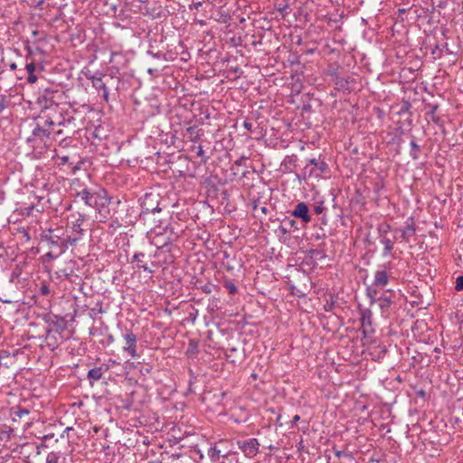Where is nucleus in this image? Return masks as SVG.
Masks as SVG:
<instances>
[{
  "label": "nucleus",
  "instance_id": "a19ab883",
  "mask_svg": "<svg viewBox=\"0 0 463 463\" xmlns=\"http://www.w3.org/2000/svg\"><path fill=\"white\" fill-rule=\"evenodd\" d=\"M43 2H44V0H40V1L38 2V5H42Z\"/></svg>",
  "mask_w": 463,
  "mask_h": 463
},
{
  "label": "nucleus",
  "instance_id": "aec40b11",
  "mask_svg": "<svg viewBox=\"0 0 463 463\" xmlns=\"http://www.w3.org/2000/svg\"><path fill=\"white\" fill-rule=\"evenodd\" d=\"M455 288L458 291L463 290V276L457 278Z\"/></svg>",
  "mask_w": 463,
  "mask_h": 463
},
{
  "label": "nucleus",
  "instance_id": "c756f323",
  "mask_svg": "<svg viewBox=\"0 0 463 463\" xmlns=\"http://www.w3.org/2000/svg\"><path fill=\"white\" fill-rule=\"evenodd\" d=\"M243 126H244V128H245L246 129H248V130H250V129H251V127H252L251 123H250V122H248V121H245V122L243 123Z\"/></svg>",
  "mask_w": 463,
  "mask_h": 463
},
{
  "label": "nucleus",
  "instance_id": "6ab92c4d",
  "mask_svg": "<svg viewBox=\"0 0 463 463\" xmlns=\"http://www.w3.org/2000/svg\"><path fill=\"white\" fill-rule=\"evenodd\" d=\"M220 453H221V451L219 449H217L215 447L211 448L208 452L210 458H212V460L213 462H215L219 459Z\"/></svg>",
  "mask_w": 463,
  "mask_h": 463
},
{
  "label": "nucleus",
  "instance_id": "2eb2a0df",
  "mask_svg": "<svg viewBox=\"0 0 463 463\" xmlns=\"http://www.w3.org/2000/svg\"><path fill=\"white\" fill-rule=\"evenodd\" d=\"M309 164L315 165L319 173H324L327 169V164L325 161H321L319 159L312 158L309 160Z\"/></svg>",
  "mask_w": 463,
  "mask_h": 463
},
{
  "label": "nucleus",
  "instance_id": "37998d69",
  "mask_svg": "<svg viewBox=\"0 0 463 463\" xmlns=\"http://www.w3.org/2000/svg\"><path fill=\"white\" fill-rule=\"evenodd\" d=\"M412 146H416V144L414 142H411Z\"/></svg>",
  "mask_w": 463,
  "mask_h": 463
},
{
  "label": "nucleus",
  "instance_id": "20e7f679",
  "mask_svg": "<svg viewBox=\"0 0 463 463\" xmlns=\"http://www.w3.org/2000/svg\"><path fill=\"white\" fill-rule=\"evenodd\" d=\"M84 203L93 208H98L99 206L104 205L106 202V198L101 196L100 194L96 192H90L88 189H83L79 192L77 194Z\"/></svg>",
  "mask_w": 463,
  "mask_h": 463
},
{
  "label": "nucleus",
  "instance_id": "423d86ee",
  "mask_svg": "<svg viewBox=\"0 0 463 463\" xmlns=\"http://www.w3.org/2000/svg\"><path fill=\"white\" fill-rule=\"evenodd\" d=\"M125 340L124 351L127 352L131 357H137V335L131 331L127 330L123 335Z\"/></svg>",
  "mask_w": 463,
  "mask_h": 463
},
{
  "label": "nucleus",
  "instance_id": "5701e85b",
  "mask_svg": "<svg viewBox=\"0 0 463 463\" xmlns=\"http://www.w3.org/2000/svg\"><path fill=\"white\" fill-rule=\"evenodd\" d=\"M278 231L284 235L288 232V227L287 224H282L279 227Z\"/></svg>",
  "mask_w": 463,
  "mask_h": 463
},
{
  "label": "nucleus",
  "instance_id": "f8f14e48",
  "mask_svg": "<svg viewBox=\"0 0 463 463\" xmlns=\"http://www.w3.org/2000/svg\"><path fill=\"white\" fill-rule=\"evenodd\" d=\"M26 71L28 73L27 81L31 84H33L37 81L38 78L34 74L36 70V66L33 61L27 62L25 65Z\"/></svg>",
  "mask_w": 463,
  "mask_h": 463
},
{
  "label": "nucleus",
  "instance_id": "39448f33",
  "mask_svg": "<svg viewBox=\"0 0 463 463\" xmlns=\"http://www.w3.org/2000/svg\"><path fill=\"white\" fill-rule=\"evenodd\" d=\"M237 444L248 458H254L259 453L260 442L255 438L244 441H238Z\"/></svg>",
  "mask_w": 463,
  "mask_h": 463
},
{
  "label": "nucleus",
  "instance_id": "2f4dec72",
  "mask_svg": "<svg viewBox=\"0 0 463 463\" xmlns=\"http://www.w3.org/2000/svg\"><path fill=\"white\" fill-rule=\"evenodd\" d=\"M300 417L298 415H295L292 420V425H294L297 421H298Z\"/></svg>",
  "mask_w": 463,
  "mask_h": 463
},
{
  "label": "nucleus",
  "instance_id": "72a5a7b5",
  "mask_svg": "<svg viewBox=\"0 0 463 463\" xmlns=\"http://www.w3.org/2000/svg\"><path fill=\"white\" fill-rule=\"evenodd\" d=\"M429 115L431 119H434V109H432L430 112H429Z\"/></svg>",
  "mask_w": 463,
  "mask_h": 463
},
{
  "label": "nucleus",
  "instance_id": "79ce46f5",
  "mask_svg": "<svg viewBox=\"0 0 463 463\" xmlns=\"http://www.w3.org/2000/svg\"><path fill=\"white\" fill-rule=\"evenodd\" d=\"M33 209V206H31L29 209H28V213H30L31 210Z\"/></svg>",
  "mask_w": 463,
  "mask_h": 463
},
{
  "label": "nucleus",
  "instance_id": "6e6552de",
  "mask_svg": "<svg viewBox=\"0 0 463 463\" xmlns=\"http://www.w3.org/2000/svg\"><path fill=\"white\" fill-rule=\"evenodd\" d=\"M361 322V330L364 336H368L373 332L372 328V312L369 309H365L362 312Z\"/></svg>",
  "mask_w": 463,
  "mask_h": 463
},
{
  "label": "nucleus",
  "instance_id": "412c9836",
  "mask_svg": "<svg viewBox=\"0 0 463 463\" xmlns=\"http://www.w3.org/2000/svg\"><path fill=\"white\" fill-rule=\"evenodd\" d=\"M225 288L229 290V292L231 294H234V293L237 292L236 286L233 283L230 282V281L225 282Z\"/></svg>",
  "mask_w": 463,
  "mask_h": 463
},
{
  "label": "nucleus",
  "instance_id": "7ed1b4c3",
  "mask_svg": "<svg viewBox=\"0 0 463 463\" xmlns=\"http://www.w3.org/2000/svg\"><path fill=\"white\" fill-rule=\"evenodd\" d=\"M45 120V116L41 114L38 118L36 127L33 129L32 136L28 137V141L39 140L46 144V142L51 139L63 136L62 128H59L57 131H51V126H43Z\"/></svg>",
  "mask_w": 463,
  "mask_h": 463
},
{
  "label": "nucleus",
  "instance_id": "a878e982",
  "mask_svg": "<svg viewBox=\"0 0 463 463\" xmlns=\"http://www.w3.org/2000/svg\"><path fill=\"white\" fill-rule=\"evenodd\" d=\"M186 131L191 135H196V137L198 136L197 134V130H196V128L195 127H189Z\"/></svg>",
  "mask_w": 463,
  "mask_h": 463
},
{
  "label": "nucleus",
  "instance_id": "4be33fe9",
  "mask_svg": "<svg viewBox=\"0 0 463 463\" xmlns=\"http://www.w3.org/2000/svg\"><path fill=\"white\" fill-rule=\"evenodd\" d=\"M367 296L372 299V301L375 300L377 296V291L375 288H367Z\"/></svg>",
  "mask_w": 463,
  "mask_h": 463
},
{
  "label": "nucleus",
  "instance_id": "0eeeda50",
  "mask_svg": "<svg viewBox=\"0 0 463 463\" xmlns=\"http://www.w3.org/2000/svg\"><path fill=\"white\" fill-rule=\"evenodd\" d=\"M142 213H159L161 209L158 206V202L156 201V196L153 194H146L142 203H141Z\"/></svg>",
  "mask_w": 463,
  "mask_h": 463
},
{
  "label": "nucleus",
  "instance_id": "58836bf2",
  "mask_svg": "<svg viewBox=\"0 0 463 463\" xmlns=\"http://www.w3.org/2000/svg\"><path fill=\"white\" fill-rule=\"evenodd\" d=\"M261 212H262L263 213H267V208H266V207H261Z\"/></svg>",
  "mask_w": 463,
  "mask_h": 463
},
{
  "label": "nucleus",
  "instance_id": "9d476101",
  "mask_svg": "<svg viewBox=\"0 0 463 463\" xmlns=\"http://www.w3.org/2000/svg\"><path fill=\"white\" fill-rule=\"evenodd\" d=\"M388 282L389 275L385 269H378L375 271L373 283V287L383 288L387 286Z\"/></svg>",
  "mask_w": 463,
  "mask_h": 463
},
{
  "label": "nucleus",
  "instance_id": "4468645a",
  "mask_svg": "<svg viewBox=\"0 0 463 463\" xmlns=\"http://www.w3.org/2000/svg\"><path fill=\"white\" fill-rule=\"evenodd\" d=\"M103 371L101 367H95L88 372V378L92 381H99L102 378Z\"/></svg>",
  "mask_w": 463,
  "mask_h": 463
},
{
  "label": "nucleus",
  "instance_id": "c03bdc74",
  "mask_svg": "<svg viewBox=\"0 0 463 463\" xmlns=\"http://www.w3.org/2000/svg\"><path fill=\"white\" fill-rule=\"evenodd\" d=\"M61 463H66V462H65V458H63V460H62V462H61Z\"/></svg>",
  "mask_w": 463,
  "mask_h": 463
},
{
  "label": "nucleus",
  "instance_id": "473e14b6",
  "mask_svg": "<svg viewBox=\"0 0 463 463\" xmlns=\"http://www.w3.org/2000/svg\"><path fill=\"white\" fill-rule=\"evenodd\" d=\"M16 68H17V65H16L14 62H13V63H11V64H10V69H11L12 71L16 70Z\"/></svg>",
  "mask_w": 463,
  "mask_h": 463
},
{
  "label": "nucleus",
  "instance_id": "1a4fd4ad",
  "mask_svg": "<svg viewBox=\"0 0 463 463\" xmlns=\"http://www.w3.org/2000/svg\"><path fill=\"white\" fill-rule=\"evenodd\" d=\"M292 215L296 218L301 219L305 223L309 222L311 220V217L308 214V207L305 203H298L292 211Z\"/></svg>",
  "mask_w": 463,
  "mask_h": 463
},
{
  "label": "nucleus",
  "instance_id": "f257e3e1",
  "mask_svg": "<svg viewBox=\"0 0 463 463\" xmlns=\"http://www.w3.org/2000/svg\"><path fill=\"white\" fill-rule=\"evenodd\" d=\"M43 116H45V124L43 126L67 127L73 123L74 117L71 115L69 110L60 108L58 105L51 106L47 108L45 111L42 112Z\"/></svg>",
  "mask_w": 463,
  "mask_h": 463
},
{
  "label": "nucleus",
  "instance_id": "ea45409f",
  "mask_svg": "<svg viewBox=\"0 0 463 463\" xmlns=\"http://www.w3.org/2000/svg\"><path fill=\"white\" fill-rule=\"evenodd\" d=\"M62 162H66L68 160V157L67 156H64L61 158Z\"/></svg>",
  "mask_w": 463,
  "mask_h": 463
},
{
  "label": "nucleus",
  "instance_id": "9b49d317",
  "mask_svg": "<svg viewBox=\"0 0 463 463\" xmlns=\"http://www.w3.org/2000/svg\"><path fill=\"white\" fill-rule=\"evenodd\" d=\"M415 227L413 222L408 223L406 227L402 231V238L406 241L410 242L415 235Z\"/></svg>",
  "mask_w": 463,
  "mask_h": 463
},
{
  "label": "nucleus",
  "instance_id": "cd10ccee",
  "mask_svg": "<svg viewBox=\"0 0 463 463\" xmlns=\"http://www.w3.org/2000/svg\"><path fill=\"white\" fill-rule=\"evenodd\" d=\"M203 155H204V151H203V147L201 146H198L197 156L203 157Z\"/></svg>",
  "mask_w": 463,
  "mask_h": 463
},
{
  "label": "nucleus",
  "instance_id": "bb28decb",
  "mask_svg": "<svg viewBox=\"0 0 463 463\" xmlns=\"http://www.w3.org/2000/svg\"><path fill=\"white\" fill-rule=\"evenodd\" d=\"M49 292H50V290H49V288H48L47 286H43V287L41 288V293H42L43 295H48V294H49Z\"/></svg>",
  "mask_w": 463,
  "mask_h": 463
},
{
  "label": "nucleus",
  "instance_id": "a211bd4d",
  "mask_svg": "<svg viewBox=\"0 0 463 463\" xmlns=\"http://www.w3.org/2000/svg\"><path fill=\"white\" fill-rule=\"evenodd\" d=\"M46 463H61L59 453L52 451L47 454Z\"/></svg>",
  "mask_w": 463,
  "mask_h": 463
},
{
  "label": "nucleus",
  "instance_id": "4c0bfd02",
  "mask_svg": "<svg viewBox=\"0 0 463 463\" xmlns=\"http://www.w3.org/2000/svg\"><path fill=\"white\" fill-rule=\"evenodd\" d=\"M59 129L58 127H52L51 128V131H57Z\"/></svg>",
  "mask_w": 463,
  "mask_h": 463
},
{
  "label": "nucleus",
  "instance_id": "f3484780",
  "mask_svg": "<svg viewBox=\"0 0 463 463\" xmlns=\"http://www.w3.org/2000/svg\"><path fill=\"white\" fill-rule=\"evenodd\" d=\"M381 242L384 246V255L391 252V250L393 249V241L390 240L389 238L383 237L381 240Z\"/></svg>",
  "mask_w": 463,
  "mask_h": 463
},
{
  "label": "nucleus",
  "instance_id": "f03ea898",
  "mask_svg": "<svg viewBox=\"0 0 463 463\" xmlns=\"http://www.w3.org/2000/svg\"><path fill=\"white\" fill-rule=\"evenodd\" d=\"M88 79L91 81L92 86L97 90H102L103 99L108 103L109 102V87L114 88L116 90L118 89V85L120 83V79L118 76L113 74H103L99 76L91 75L88 77Z\"/></svg>",
  "mask_w": 463,
  "mask_h": 463
},
{
  "label": "nucleus",
  "instance_id": "393cba45",
  "mask_svg": "<svg viewBox=\"0 0 463 463\" xmlns=\"http://www.w3.org/2000/svg\"><path fill=\"white\" fill-rule=\"evenodd\" d=\"M202 2L201 1H198V2H195L194 1L192 5H191V9H195V10H199V8L202 6Z\"/></svg>",
  "mask_w": 463,
  "mask_h": 463
},
{
  "label": "nucleus",
  "instance_id": "ddd939ff",
  "mask_svg": "<svg viewBox=\"0 0 463 463\" xmlns=\"http://www.w3.org/2000/svg\"><path fill=\"white\" fill-rule=\"evenodd\" d=\"M145 257V254L144 253H136L133 257L134 260L137 261V269H142L144 271H146L148 273H152L153 270L147 267L146 264L143 263V260H141V258H144Z\"/></svg>",
  "mask_w": 463,
  "mask_h": 463
},
{
  "label": "nucleus",
  "instance_id": "dca6fc26",
  "mask_svg": "<svg viewBox=\"0 0 463 463\" xmlns=\"http://www.w3.org/2000/svg\"><path fill=\"white\" fill-rule=\"evenodd\" d=\"M12 414L14 416V420H15L16 417L23 419L29 414V411L25 408L16 407L12 409Z\"/></svg>",
  "mask_w": 463,
  "mask_h": 463
},
{
  "label": "nucleus",
  "instance_id": "b1692460",
  "mask_svg": "<svg viewBox=\"0 0 463 463\" xmlns=\"http://www.w3.org/2000/svg\"><path fill=\"white\" fill-rule=\"evenodd\" d=\"M5 99L3 95H0V113L5 109Z\"/></svg>",
  "mask_w": 463,
  "mask_h": 463
},
{
  "label": "nucleus",
  "instance_id": "c9c22d12",
  "mask_svg": "<svg viewBox=\"0 0 463 463\" xmlns=\"http://www.w3.org/2000/svg\"><path fill=\"white\" fill-rule=\"evenodd\" d=\"M315 211H316L317 213H320L321 211H322V208L317 206V207H316Z\"/></svg>",
  "mask_w": 463,
  "mask_h": 463
},
{
  "label": "nucleus",
  "instance_id": "c85d7f7f",
  "mask_svg": "<svg viewBox=\"0 0 463 463\" xmlns=\"http://www.w3.org/2000/svg\"><path fill=\"white\" fill-rule=\"evenodd\" d=\"M335 455L340 458L342 456L345 455V453L344 451H341V450H335Z\"/></svg>",
  "mask_w": 463,
  "mask_h": 463
},
{
  "label": "nucleus",
  "instance_id": "7c9ffc66",
  "mask_svg": "<svg viewBox=\"0 0 463 463\" xmlns=\"http://www.w3.org/2000/svg\"><path fill=\"white\" fill-rule=\"evenodd\" d=\"M171 242V239L168 238V240L166 241H165L162 245H158L157 242H155V244L158 247V248H162L167 244H169Z\"/></svg>",
  "mask_w": 463,
  "mask_h": 463
},
{
  "label": "nucleus",
  "instance_id": "e433bc0d",
  "mask_svg": "<svg viewBox=\"0 0 463 463\" xmlns=\"http://www.w3.org/2000/svg\"><path fill=\"white\" fill-rule=\"evenodd\" d=\"M383 302H384V304H385L386 306H389V305H390V303H391L390 299H388V298H384V299H383Z\"/></svg>",
  "mask_w": 463,
  "mask_h": 463
},
{
  "label": "nucleus",
  "instance_id": "f704fd0d",
  "mask_svg": "<svg viewBox=\"0 0 463 463\" xmlns=\"http://www.w3.org/2000/svg\"><path fill=\"white\" fill-rule=\"evenodd\" d=\"M288 226H289V227H292V226H294V224H295V221H293V220H289V221L288 222Z\"/></svg>",
  "mask_w": 463,
  "mask_h": 463
}]
</instances>
